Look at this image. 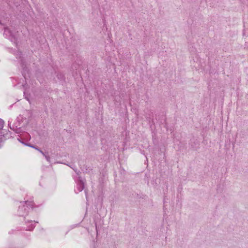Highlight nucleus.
<instances>
[{
    "instance_id": "f03ea898",
    "label": "nucleus",
    "mask_w": 248,
    "mask_h": 248,
    "mask_svg": "<svg viewBox=\"0 0 248 248\" xmlns=\"http://www.w3.org/2000/svg\"><path fill=\"white\" fill-rule=\"evenodd\" d=\"M31 147L35 149L36 150L38 151L39 152H40L41 154H42L43 155H44V153L42 151L40 150L38 148L34 147H33L32 146H31Z\"/></svg>"
},
{
    "instance_id": "0eeeda50",
    "label": "nucleus",
    "mask_w": 248,
    "mask_h": 248,
    "mask_svg": "<svg viewBox=\"0 0 248 248\" xmlns=\"http://www.w3.org/2000/svg\"><path fill=\"white\" fill-rule=\"evenodd\" d=\"M83 189V188H81V189H80V191H82Z\"/></svg>"
},
{
    "instance_id": "39448f33",
    "label": "nucleus",
    "mask_w": 248,
    "mask_h": 248,
    "mask_svg": "<svg viewBox=\"0 0 248 248\" xmlns=\"http://www.w3.org/2000/svg\"><path fill=\"white\" fill-rule=\"evenodd\" d=\"M2 27V25L0 23V28Z\"/></svg>"
},
{
    "instance_id": "1a4fd4ad",
    "label": "nucleus",
    "mask_w": 248,
    "mask_h": 248,
    "mask_svg": "<svg viewBox=\"0 0 248 248\" xmlns=\"http://www.w3.org/2000/svg\"><path fill=\"white\" fill-rule=\"evenodd\" d=\"M83 189V188H81V189H80V191H82Z\"/></svg>"
},
{
    "instance_id": "f257e3e1",
    "label": "nucleus",
    "mask_w": 248,
    "mask_h": 248,
    "mask_svg": "<svg viewBox=\"0 0 248 248\" xmlns=\"http://www.w3.org/2000/svg\"><path fill=\"white\" fill-rule=\"evenodd\" d=\"M4 35L5 37L10 38L12 36V32L10 30L7 28H4Z\"/></svg>"
},
{
    "instance_id": "423d86ee",
    "label": "nucleus",
    "mask_w": 248,
    "mask_h": 248,
    "mask_svg": "<svg viewBox=\"0 0 248 248\" xmlns=\"http://www.w3.org/2000/svg\"><path fill=\"white\" fill-rule=\"evenodd\" d=\"M46 158L47 160H48V158L46 156Z\"/></svg>"
},
{
    "instance_id": "20e7f679",
    "label": "nucleus",
    "mask_w": 248,
    "mask_h": 248,
    "mask_svg": "<svg viewBox=\"0 0 248 248\" xmlns=\"http://www.w3.org/2000/svg\"><path fill=\"white\" fill-rule=\"evenodd\" d=\"M33 227H34V226L32 225V226L31 227V229H30L29 230H30L32 229L33 228Z\"/></svg>"
},
{
    "instance_id": "7ed1b4c3",
    "label": "nucleus",
    "mask_w": 248,
    "mask_h": 248,
    "mask_svg": "<svg viewBox=\"0 0 248 248\" xmlns=\"http://www.w3.org/2000/svg\"><path fill=\"white\" fill-rule=\"evenodd\" d=\"M0 123H1V126L3 125V122L2 121H0Z\"/></svg>"
},
{
    "instance_id": "6e6552de",
    "label": "nucleus",
    "mask_w": 248,
    "mask_h": 248,
    "mask_svg": "<svg viewBox=\"0 0 248 248\" xmlns=\"http://www.w3.org/2000/svg\"><path fill=\"white\" fill-rule=\"evenodd\" d=\"M83 189V188H81V189H80V191H82Z\"/></svg>"
}]
</instances>
